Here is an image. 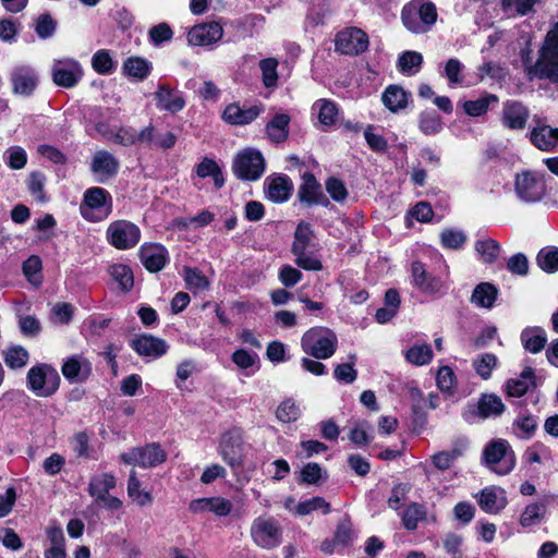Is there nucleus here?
<instances>
[{
  "label": "nucleus",
  "instance_id": "obj_1",
  "mask_svg": "<svg viewBox=\"0 0 558 558\" xmlns=\"http://www.w3.org/2000/svg\"><path fill=\"white\" fill-rule=\"evenodd\" d=\"M438 17L436 4L430 0H411L401 10L403 26L415 35L428 33Z\"/></svg>",
  "mask_w": 558,
  "mask_h": 558
},
{
  "label": "nucleus",
  "instance_id": "obj_2",
  "mask_svg": "<svg viewBox=\"0 0 558 558\" xmlns=\"http://www.w3.org/2000/svg\"><path fill=\"white\" fill-rule=\"evenodd\" d=\"M338 347L336 332L324 326H315L306 330L301 338V348L304 353L316 360L331 357Z\"/></svg>",
  "mask_w": 558,
  "mask_h": 558
},
{
  "label": "nucleus",
  "instance_id": "obj_3",
  "mask_svg": "<svg viewBox=\"0 0 558 558\" xmlns=\"http://www.w3.org/2000/svg\"><path fill=\"white\" fill-rule=\"evenodd\" d=\"M61 378L58 371L48 363H37L26 374V386L39 398H50L59 390Z\"/></svg>",
  "mask_w": 558,
  "mask_h": 558
},
{
  "label": "nucleus",
  "instance_id": "obj_4",
  "mask_svg": "<svg viewBox=\"0 0 558 558\" xmlns=\"http://www.w3.org/2000/svg\"><path fill=\"white\" fill-rule=\"evenodd\" d=\"M218 453L234 473L244 466V429L232 426L225 430L219 440Z\"/></svg>",
  "mask_w": 558,
  "mask_h": 558
},
{
  "label": "nucleus",
  "instance_id": "obj_5",
  "mask_svg": "<svg viewBox=\"0 0 558 558\" xmlns=\"http://www.w3.org/2000/svg\"><path fill=\"white\" fill-rule=\"evenodd\" d=\"M253 543L263 549H275L282 543L283 527L272 515L255 518L250 527Z\"/></svg>",
  "mask_w": 558,
  "mask_h": 558
},
{
  "label": "nucleus",
  "instance_id": "obj_6",
  "mask_svg": "<svg viewBox=\"0 0 558 558\" xmlns=\"http://www.w3.org/2000/svg\"><path fill=\"white\" fill-rule=\"evenodd\" d=\"M112 207L113 201L109 191L93 186L84 192L81 214L88 221L99 222L109 217Z\"/></svg>",
  "mask_w": 558,
  "mask_h": 558
},
{
  "label": "nucleus",
  "instance_id": "obj_7",
  "mask_svg": "<svg viewBox=\"0 0 558 558\" xmlns=\"http://www.w3.org/2000/svg\"><path fill=\"white\" fill-rule=\"evenodd\" d=\"M231 170L240 181L255 182L266 170V160L258 149L245 148L233 158Z\"/></svg>",
  "mask_w": 558,
  "mask_h": 558
},
{
  "label": "nucleus",
  "instance_id": "obj_8",
  "mask_svg": "<svg viewBox=\"0 0 558 558\" xmlns=\"http://www.w3.org/2000/svg\"><path fill=\"white\" fill-rule=\"evenodd\" d=\"M546 174L532 170H523L515 174L514 191L524 203L541 202L547 194Z\"/></svg>",
  "mask_w": 558,
  "mask_h": 558
},
{
  "label": "nucleus",
  "instance_id": "obj_9",
  "mask_svg": "<svg viewBox=\"0 0 558 558\" xmlns=\"http://www.w3.org/2000/svg\"><path fill=\"white\" fill-rule=\"evenodd\" d=\"M483 460L499 475L509 474L515 466V454L506 439L488 442L483 450Z\"/></svg>",
  "mask_w": 558,
  "mask_h": 558
},
{
  "label": "nucleus",
  "instance_id": "obj_10",
  "mask_svg": "<svg viewBox=\"0 0 558 558\" xmlns=\"http://www.w3.org/2000/svg\"><path fill=\"white\" fill-rule=\"evenodd\" d=\"M168 453L159 442H149L144 446L133 447L120 454V460L126 465L143 469L156 468L167 461Z\"/></svg>",
  "mask_w": 558,
  "mask_h": 558
},
{
  "label": "nucleus",
  "instance_id": "obj_11",
  "mask_svg": "<svg viewBox=\"0 0 558 558\" xmlns=\"http://www.w3.org/2000/svg\"><path fill=\"white\" fill-rule=\"evenodd\" d=\"M108 243L117 250L135 247L141 240V229L132 221L119 219L112 221L106 231Z\"/></svg>",
  "mask_w": 558,
  "mask_h": 558
},
{
  "label": "nucleus",
  "instance_id": "obj_12",
  "mask_svg": "<svg viewBox=\"0 0 558 558\" xmlns=\"http://www.w3.org/2000/svg\"><path fill=\"white\" fill-rule=\"evenodd\" d=\"M506 405L501 398L496 393H481L476 403L469 402L462 416L466 422L475 418L487 420L504 414Z\"/></svg>",
  "mask_w": 558,
  "mask_h": 558
},
{
  "label": "nucleus",
  "instance_id": "obj_13",
  "mask_svg": "<svg viewBox=\"0 0 558 558\" xmlns=\"http://www.w3.org/2000/svg\"><path fill=\"white\" fill-rule=\"evenodd\" d=\"M369 46L368 35L359 27H347L337 33L335 50L344 56H360Z\"/></svg>",
  "mask_w": 558,
  "mask_h": 558
},
{
  "label": "nucleus",
  "instance_id": "obj_14",
  "mask_svg": "<svg viewBox=\"0 0 558 558\" xmlns=\"http://www.w3.org/2000/svg\"><path fill=\"white\" fill-rule=\"evenodd\" d=\"M412 284L425 295H442L445 294V283L440 277L427 271L426 265L421 260L411 263Z\"/></svg>",
  "mask_w": 558,
  "mask_h": 558
},
{
  "label": "nucleus",
  "instance_id": "obj_15",
  "mask_svg": "<svg viewBox=\"0 0 558 558\" xmlns=\"http://www.w3.org/2000/svg\"><path fill=\"white\" fill-rule=\"evenodd\" d=\"M302 183L298 190L299 202L306 206H323L328 208L331 206L329 198L325 195L322 184L316 179L315 174L311 171H305L302 175Z\"/></svg>",
  "mask_w": 558,
  "mask_h": 558
},
{
  "label": "nucleus",
  "instance_id": "obj_16",
  "mask_svg": "<svg viewBox=\"0 0 558 558\" xmlns=\"http://www.w3.org/2000/svg\"><path fill=\"white\" fill-rule=\"evenodd\" d=\"M530 119V109L521 101L507 99L502 104L500 122L502 126L511 131H522Z\"/></svg>",
  "mask_w": 558,
  "mask_h": 558
},
{
  "label": "nucleus",
  "instance_id": "obj_17",
  "mask_svg": "<svg viewBox=\"0 0 558 558\" xmlns=\"http://www.w3.org/2000/svg\"><path fill=\"white\" fill-rule=\"evenodd\" d=\"M294 191L293 181L288 174L272 173L264 181L266 198L274 204L288 202Z\"/></svg>",
  "mask_w": 558,
  "mask_h": 558
},
{
  "label": "nucleus",
  "instance_id": "obj_18",
  "mask_svg": "<svg viewBox=\"0 0 558 558\" xmlns=\"http://www.w3.org/2000/svg\"><path fill=\"white\" fill-rule=\"evenodd\" d=\"M138 257L144 268L150 274L161 271L170 262L169 252L161 243L143 244L138 250Z\"/></svg>",
  "mask_w": 558,
  "mask_h": 558
},
{
  "label": "nucleus",
  "instance_id": "obj_19",
  "mask_svg": "<svg viewBox=\"0 0 558 558\" xmlns=\"http://www.w3.org/2000/svg\"><path fill=\"white\" fill-rule=\"evenodd\" d=\"M530 77L535 76L538 80H548L551 83H558V52L539 50L538 58L534 65L526 69Z\"/></svg>",
  "mask_w": 558,
  "mask_h": 558
},
{
  "label": "nucleus",
  "instance_id": "obj_20",
  "mask_svg": "<svg viewBox=\"0 0 558 558\" xmlns=\"http://www.w3.org/2000/svg\"><path fill=\"white\" fill-rule=\"evenodd\" d=\"M130 347L140 355L153 359L163 356L168 350L169 344L166 340L155 337L151 333H141L130 341Z\"/></svg>",
  "mask_w": 558,
  "mask_h": 558
},
{
  "label": "nucleus",
  "instance_id": "obj_21",
  "mask_svg": "<svg viewBox=\"0 0 558 558\" xmlns=\"http://www.w3.org/2000/svg\"><path fill=\"white\" fill-rule=\"evenodd\" d=\"M264 110L265 107L262 102L248 108L241 107L239 102H232L226 106L221 118L230 125H246L255 121Z\"/></svg>",
  "mask_w": 558,
  "mask_h": 558
},
{
  "label": "nucleus",
  "instance_id": "obj_22",
  "mask_svg": "<svg viewBox=\"0 0 558 558\" xmlns=\"http://www.w3.org/2000/svg\"><path fill=\"white\" fill-rule=\"evenodd\" d=\"M222 35L221 24L211 21L194 25L187 33V41L192 46H210L219 41Z\"/></svg>",
  "mask_w": 558,
  "mask_h": 558
},
{
  "label": "nucleus",
  "instance_id": "obj_23",
  "mask_svg": "<svg viewBox=\"0 0 558 558\" xmlns=\"http://www.w3.org/2000/svg\"><path fill=\"white\" fill-rule=\"evenodd\" d=\"M232 509V502L221 496L196 498L189 504V511L194 514L211 512L217 517H228Z\"/></svg>",
  "mask_w": 558,
  "mask_h": 558
},
{
  "label": "nucleus",
  "instance_id": "obj_24",
  "mask_svg": "<svg viewBox=\"0 0 558 558\" xmlns=\"http://www.w3.org/2000/svg\"><path fill=\"white\" fill-rule=\"evenodd\" d=\"M61 373L70 383H85L93 373L92 362L80 354H74L64 360Z\"/></svg>",
  "mask_w": 558,
  "mask_h": 558
},
{
  "label": "nucleus",
  "instance_id": "obj_25",
  "mask_svg": "<svg viewBox=\"0 0 558 558\" xmlns=\"http://www.w3.org/2000/svg\"><path fill=\"white\" fill-rule=\"evenodd\" d=\"M119 169V160L107 150H98L92 159L90 170L99 175L96 180L99 183H105L109 179L114 178Z\"/></svg>",
  "mask_w": 558,
  "mask_h": 558
},
{
  "label": "nucleus",
  "instance_id": "obj_26",
  "mask_svg": "<svg viewBox=\"0 0 558 558\" xmlns=\"http://www.w3.org/2000/svg\"><path fill=\"white\" fill-rule=\"evenodd\" d=\"M10 80L13 93L23 96H31L36 89L38 83L35 71L25 65L14 68Z\"/></svg>",
  "mask_w": 558,
  "mask_h": 558
},
{
  "label": "nucleus",
  "instance_id": "obj_27",
  "mask_svg": "<svg viewBox=\"0 0 558 558\" xmlns=\"http://www.w3.org/2000/svg\"><path fill=\"white\" fill-rule=\"evenodd\" d=\"M157 107L160 110H166L172 114L178 113L185 107V99L182 93L172 89L169 85H159L155 93Z\"/></svg>",
  "mask_w": 558,
  "mask_h": 558
},
{
  "label": "nucleus",
  "instance_id": "obj_28",
  "mask_svg": "<svg viewBox=\"0 0 558 558\" xmlns=\"http://www.w3.org/2000/svg\"><path fill=\"white\" fill-rule=\"evenodd\" d=\"M83 72L78 62L73 61L66 65H56L52 69V81L63 88L74 87L82 78Z\"/></svg>",
  "mask_w": 558,
  "mask_h": 558
},
{
  "label": "nucleus",
  "instance_id": "obj_29",
  "mask_svg": "<svg viewBox=\"0 0 558 558\" xmlns=\"http://www.w3.org/2000/svg\"><path fill=\"white\" fill-rule=\"evenodd\" d=\"M411 93L397 84L388 85L381 94L384 106L393 113L407 108Z\"/></svg>",
  "mask_w": 558,
  "mask_h": 558
},
{
  "label": "nucleus",
  "instance_id": "obj_30",
  "mask_svg": "<svg viewBox=\"0 0 558 558\" xmlns=\"http://www.w3.org/2000/svg\"><path fill=\"white\" fill-rule=\"evenodd\" d=\"M499 295L498 288L492 282H481L475 286L470 302L480 308L490 310Z\"/></svg>",
  "mask_w": 558,
  "mask_h": 558
},
{
  "label": "nucleus",
  "instance_id": "obj_31",
  "mask_svg": "<svg viewBox=\"0 0 558 558\" xmlns=\"http://www.w3.org/2000/svg\"><path fill=\"white\" fill-rule=\"evenodd\" d=\"M153 71V64L143 57H129L123 61L122 73L138 82L146 80Z\"/></svg>",
  "mask_w": 558,
  "mask_h": 558
},
{
  "label": "nucleus",
  "instance_id": "obj_32",
  "mask_svg": "<svg viewBox=\"0 0 558 558\" xmlns=\"http://www.w3.org/2000/svg\"><path fill=\"white\" fill-rule=\"evenodd\" d=\"M477 504L484 512L497 514L506 508L508 500L505 496L498 497L497 488L492 486L480 492Z\"/></svg>",
  "mask_w": 558,
  "mask_h": 558
},
{
  "label": "nucleus",
  "instance_id": "obj_33",
  "mask_svg": "<svg viewBox=\"0 0 558 558\" xmlns=\"http://www.w3.org/2000/svg\"><path fill=\"white\" fill-rule=\"evenodd\" d=\"M290 116L287 113L275 114L266 124V133L270 142L280 144L289 137Z\"/></svg>",
  "mask_w": 558,
  "mask_h": 558
},
{
  "label": "nucleus",
  "instance_id": "obj_34",
  "mask_svg": "<svg viewBox=\"0 0 558 558\" xmlns=\"http://www.w3.org/2000/svg\"><path fill=\"white\" fill-rule=\"evenodd\" d=\"M521 342L525 351L539 353L547 343L546 331L542 327H526L521 332Z\"/></svg>",
  "mask_w": 558,
  "mask_h": 558
},
{
  "label": "nucleus",
  "instance_id": "obj_35",
  "mask_svg": "<svg viewBox=\"0 0 558 558\" xmlns=\"http://www.w3.org/2000/svg\"><path fill=\"white\" fill-rule=\"evenodd\" d=\"M293 238L291 245V253L293 255L310 252L308 248L315 238L312 225L310 222L301 221L295 228Z\"/></svg>",
  "mask_w": 558,
  "mask_h": 558
},
{
  "label": "nucleus",
  "instance_id": "obj_36",
  "mask_svg": "<svg viewBox=\"0 0 558 558\" xmlns=\"http://www.w3.org/2000/svg\"><path fill=\"white\" fill-rule=\"evenodd\" d=\"M195 173L202 179L213 178L214 185L217 190H220L226 183L222 169L216 160L208 157H204L201 162L195 166Z\"/></svg>",
  "mask_w": 558,
  "mask_h": 558
},
{
  "label": "nucleus",
  "instance_id": "obj_37",
  "mask_svg": "<svg viewBox=\"0 0 558 558\" xmlns=\"http://www.w3.org/2000/svg\"><path fill=\"white\" fill-rule=\"evenodd\" d=\"M417 125L418 130L426 136L436 135L444 129L442 119L435 109L423 110L418 114Z\"/></svg>",
  "mask_w": 558,
  "mask_h": 558
},
{
  "label": "nucleus",
  "instance_id": "obj_38",
  "mask_svg": "<svg viewBox=\"0 0 558 558\" xmlns=\"http://www.w3.org/2000/svg\"><path fill=\"white\" fill-rule=\"evenodd\" d=\"M426 518V507L415 501L408 504L401 514L402 525L407 531H415L418 523L425 521Z\"/></svg>",
  "mask_w": 558,
  "mask_h": 558
},
{
  "label": "nucleus",
  "instance_id": "obj_39",
  "mask_svg": "<svg viewBox=\"0 0 558 558\" xmlns=\"http://www.w3.org/2000/svg\"><path fill=\"white\" fill-rule=\"evenodd\" d=\"M108 274L111 279L119 284V288L123 293L132 291L134 287V275L129 265L120 263L112 264L108 267Z\"/></svg>",
  "mask_w": 558,
  "mask_h": 558
},
{
  "label": "nucleus",
  "instance_id": "obj_40",
  "mask_svg": "<svg viewBox=\"0 0 558 558\" xmlns=\"http://www.w3.org/2000/svg\"><path fill=\"white\" fill-rule=\"evenodd\" d=\"M499 98L495 94L484 93L475 100H465L463 102L464 112L473 118L482 117L487 113L492 104L498 102Z\"/></svg>",
  "mask_w": 558,
  "mask_h": 558
},
{
  "label": "nucleus",
  "instance_id": "obj_41",
  "mask_svg": "<svg viewBox=\"0 0 558 558\" xmlns=\"http://www.w3.org/2000/svg\"><path fill=\"white\" fill-rule=\"evenodd\" d=\"M116 477L110 473H104L100 477H94L88 484L87 492L96 500L104 499L116 487Z\"/></svg>",
  "mask_w": 558,
  "mask_h": 558
},
{
  "label": "nucleus",
  "instance_id": "obj_42",
  "mask_svg": "<svg viewBox=\"0 0 558 558\" xmlns=\"http://www.w3.org/2000/svg\"><path fill=\"white\" fill-rule=\"evenodd\" d=\"M183 278L185 288L194 293L208 289L210 284L208 278L197 267L184 266Z\"/></svg>",
  "mask_w": 558,
  "mask_h": 558
},
{
  "label": "nucleus",
  "instance_id": "obj_43",
  "mask_svg": "<svg viewBox=\"0 0 558 558\" xmlns=\"http://www.w3.org/2000/svg\"><path fill=\"white\" fill-rule=\"evenodd\" d=\"M423 63V56L421 52L407 50L403 51L397 61V69L400 73L405 75H413L418 72Z\"/></svg>",
  "mask_w": 558,
  "mask_h": 558
},
{
  "label": "nucleus",
  "instance_id": "obj_44",
  "mask_svg": "<svg viewBox=\"0 0 558 558\" xmlns=\"http://www.w3.org/2000/svg\"><path fill=\"white\" fill-rule=\"evenodd\" d=\"M537 266L547 274L558 271V247L548 245L539 250L536 255Z\"/></svg>",
  "mask_w": 558,
  "mask_h": 558
},
{
  "label": "nucleus",
  "instance_id": "obj_45",
  "mask_svg": "<svg viewBox=\"0 0 558 558\" xmlns=\"http://www.w3.org/2000/svg\"><path fill=\"white\" fill-rule=\"evenodd\" d=\"M128 495L138 506L144 507L153 502V496L149 492L141 489V481L134 470L131 471L128 480Z\"/></svg>",
  "mask_w": 558,
  "mask_h": 558
},
{
  "label": "nucleus",
  "instance_id": "obj_46",
  "mask_svg": "<svg viewBox=\"0 0 558 558\" xmlns=\"http://www.w3.org/2000/svg\"><path fill=\"white\" fill-rule=\"evenodd\" d=\"M434 353L432 347L425 344H414L405 352V360L416 366L427 365L433 361Z\"/></svg>",
  "mask_w": 558,
  "mask_h": 558
},
{
  "label": "nucleus",
  "instance_id": "obj_47",
  "mask_svg": "<svg viewBox=\"0 0 558 558\" xmlns=\"http://www.w3.org/2000/svg\"><path fill=\"white\" fill-rule=\"evenodd\" d=\"M3 360L10 369H20L28 363L29 353L22 345H12L3 353Z\"/></svg>",
  "mask_w": 558,
  "mask_h": 558
},
{
  "label": "nucleus",
  "instance_id": "obj_48",
  "mask_svg": "<svg viewBox=\"0 0 558 558\" xmlns=\"http://www.w3.org/2000/svg\"><path fill=\"white\" fill-rule=\"evenodd\" d=\"M475 251L485 264H494L500 253V244L493 239L477 240Z\"/></svg>",
  "mask_w": 558,
  "mask_h": 558
},
{
  "label": "nucleus",
  "instance_id": "obj_49",
  "mask_svg": "<svg viewBox=\"0 0 558 558\" xmlns=\"http://www.w3.org/2000/svg\"><path fill=\"white\" fill-rule=\"evenodd\" d=\"M278 60L276 58H266L259 61L262 71V81L266 88H274L278 85Z\"/></svg>",
  "mask_w": 558,
  "mask_h": 558
},
{
  "label": "nucleus",
  "instance_id": "obj_50",
  "mask_svg": "<svg viewBox=\"0 0 558 558\" xmlns=\"http://www.w3.org/2000/svg\"><path fill=\"white\" fill-rule=\"evenodd\" d=\"M92 65L94 71L100 75H109L116 70V63L106 49H100L94 53Z\"/></svg>",
  "mask_w": 558,
  "mask_h": 558
},
{
  "label": "nucleus",
  "instance_id": "obj_51",
  "mask_svg": "<svg viewBox=\"0 0 558 558\" xmlns=\"http://www.w3.org/2000/svg\"><path fill=\"white\" fill-rule=\"evenodd\" d=\"M498 359L494 353H483L473 361V367L482 379H489L493 369L497 366Z\"/></svg>",
  "mask_w": 558,
  "mask_h": 558
},
{
  "label": "nucleus",
  "instance_id": "obj_52",
  "mask_svg": "<svg viewBox=\"0 0 558 558\" xmlns=\"http://www.w3.org/2000/svg\"><path fill=\"white\" fill-rule=\"evenodd\" d=\"M545 505L538 502L529 504L522 511L519 523L522 527H529L537 523L545 513Z\"/></svg>",
  "mask_w": 558,
  "mask_h": 558
},
{
  "label": "nucleus",
  "instance_id": "obj_53",
  "mask_svg": "<svg viewBox=\"0 0 558 558\" xmlns=\"http://www.w3.org/2000/svg\"><path fill=\"white\" fill-rule=\"evenodd\" d=\"M436 383L440 391L451 393L457 387L458 380L450 366H440L436 374Z\"/></svg>",
  "mask_w": 558,
  "mask_h": 558
},
{
  "label": "nucleus",
  "instance_id": "obj_54",
  "mask_svg": "<svg viewBox=\"0 0 558 558\" xmlns=\"http://www.w3.org/2000/svg\"><path fill=\"white\" fill-rule=\"evenodd\" d=\"M325 189L331 199L337 203H343L349 196V192L344 182L333 175L327 178L325 181Z\"/></svg>",
  "mask_w": 558,
  "mask_h": 558
},
{
  "label": "nucleus",
  "instance_id": "obj_55",
  "mask_svg": "<svg viewBox=\"0 0 558 558\" xmlns=\"http://www.w3.org/2000/svg\"><path fill=\"white\" fill-rule=\"evenodd\" d=\"M465 241L466 235L460 230L445 229L440 233V244L445 248L460 250L464 245Z\"/></svg>",
  "mask_w": 558,
  "mask_h": 558
},
{
  "label": "nucleus",
  "instance_id": "obj_56",
  "mask_svg": "<svg viewBox=\"0 0 558 558\" xmlns=\"http://www.w3.org/2000/svg\"><path fill=\"white\" fill-rule=\"evenodd\" d=\"M323 478V469L317 462L306 463L300 473L299 484L318 485Z\"/></svg>",
  "mask_w": 558,
  "mask_h": 558
},
{
  "label": "nucleus",
  "instance_id": "obj_57",
  "mask_svg": "<svg viewBox=\"0 0 558 558\" xmlns=\"http://www.w3.org/2000/svg\"><path fill=\"white\" fill-rule=\"evenodd\" d=\"M318 110V121L325 126H331L336 123L338 117V108L335 101L322 99Z\"/></svg>",
  "mask_w": 558,
  "mask_h": 558
},
{
  "label": "nucleus",
  "instance_id": "obj_58",
  "mask_svg": "<svg viewBox=\"0 0 558 558\" xmlns=\"http://www.w3.org/2000/svg\"><path fill=\"white\" fill-rule=\"evenodd\" d=\"M322 509L324 513L330 512V504L326 501L324 497L315 496L304 501H301L296 506V511L301 515L310 514L311 512Z\"/></svg>",
  "mask_w": 558,
  "mask_h": 558
},
{
  "label": "nucleus",
  "instance_id": "obj_59",
  "mask_svg": "<svg viewBox=\"0 0 558 558\" xmlns=\"http://www.w3.org/2000/svg\"><path fill=\"white\" fill-rule=\"evenodd\" d=\"M299 416L300 409L292 399L282 401L276 410V417L282 423L295 422Z\"/></svg>",
  "mask_w": 558,
  "mask_h": 558
},
{
  "label": "nucleus",
  "instance_id": "obj_60",
  "mask_svg": "<svg viewBox=\"0 0 558 558\" xmlns=\"http://www.w3.org/2000/svg\"><path fill=\"white\" fill-rule=\"evenodd\" d=\"M4 159L10 169L20 170L27 163V154L23 147L12 146L5 151Z\"/></svg>",
  "mask_w": 558,
  "mask_h": 558
},
{
  "label": "nucleus",
  "instance_id": "obj_61",
  "mask_svg": "<svg viewBox=\"0 0 558 558\" xmlns=\"http://www.w3.org/2000/svg\"><path fill=\"white\" fill-rule=\"evenodd\" d=\"M57 28V22L51 14L46 12L40 14L36 20L35 32L41 39L50 38Z\"/></svg>",
  "mask_w": 558,
  "mask_h": 558
},
{
  "label": "nucleus",
  "instance_id": "obj_62",
  "mask_svg": "<svg viewBox=\"0 0 558 558\" xmlns=\"http://www.w3.org/2000/svg\"><path fill=\"white\" fill-rule=\"evenodd\" d=\"M173 37V31L168 23H159L153 26L148 32L149 41L154 46H160L166 41H170Z\"/></svg>",
  "mask_w": 558,
  "mask_h": 558
},
{
  "label": "nucleus",
  "instance_id": "obj_63",
  "mask_svg": "<svg viewBox=\"0 0 558 558\" xmlns=\"http://www.w3.org/2000/svg\"><path fill=\"white\" fill-rule=\"evenodd\" d=\"M530 141L535 147L543 151H551L555 148L554 141L549 138L546 126L534 128L530 132Z\"/></svg>",
  "mask_w": 558,
  "mask_h": 558
},
{
  "label": "nucleus",
  "instance_id": "obj_64",
  "mask_svg": "<svg viewBox=\"0 0 558 558\" xmlns=\"http://www.w3.org/2000/svg\"><path fill=\"white\" fill-rule=\"evenodd\" d=\"M45 182L46 177L43 172L39 171H33L27 181V187L29 193L38 201L44 202L46 199L45 197Z\"/></svg>",
  "mask_w": 558,
  "mask_h": 558
}]
</instances>
